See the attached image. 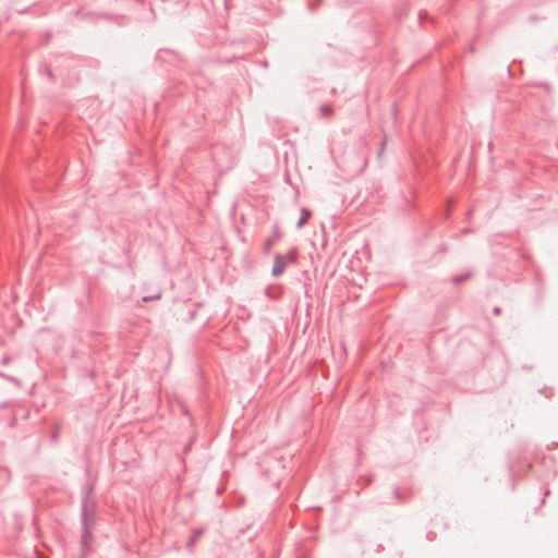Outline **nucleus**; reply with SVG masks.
I'll list each match as a JSON object with an SVG mask.
<instances>
[{"instance_id": "4", "label": "nucleus", "mask_w": 558, "mask_h": 558, "mask_svg": "<svg viewBox=\"0 0 558 558\" xmlns=\"http://www.w3.org/2000/svg\"><path fill=\"white\" fill-rule=\"evenodd\" d=\"M323 111H324V113H325L326 116L331 113V110H330V108H329V107H324V108H323Z\"/></svg>"}, {"instance_id": "2", "label": "nucleus", "mask_w": 558, "mask_h": 558, "mask_svg": "<svg viewBox=\"0 0 558 558\" xmlns=\"http://www.w3.org/2000/svg\"><path fill=\"white\" fill-rule=\"evenodd\" d=\"M302 214H303V216H302L301 220L299 221V227L304 226L306 223V221H307L308 216H310V213L306 209H303Z\"/></svg>"}, {"instance_id": "3", "label": "nucleus", "mask_w": 558, "mask_h": 558, "mask_svg": "<svg viewBox=\"0 0 558 558\" xmlns=\"http://www.w3.org/2000/svg\"><path fill=\"white\" fill-rule=\"evenodd\" d=\"M288 259L290 262H295L296 259V251L295 250H291L289 253H288Z\"/></svg>"}, {"instance_id": "5", "label": "nucleus", "mask_w": 558, "mask_h": 558, "mask_svg": "<svg viewBox=\"0 0 558 558\" xmlns=\"http://www.w3.org/2000/svg\"><path fill=\"white\" fill-rule=\"evenodd\" d=\"M275 240H268L267 243H266V248L267 250H270L272 243H274Z\"/></svg>"}, {"instance_id": "1", "label": "nucleus", "mask_w": 558, "mask_h": 558, "mask_svg": "<svg viewBox=\"0 0 558 558\" xmlns=\"http://www.w3.org/2000/svg\"><path fill=\"white\" fill-rule=\"evenodd\" d=\"M286 269V260L282 255H276L272 267V275L275 277H279L283 274Z\"/></svg>"}]
</instances>
